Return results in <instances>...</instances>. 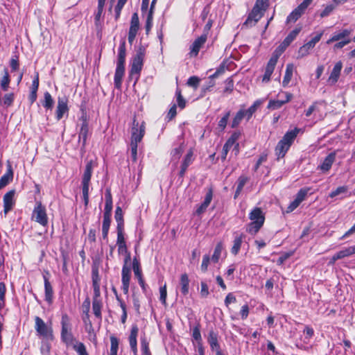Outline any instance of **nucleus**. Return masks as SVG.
<instances>
[{"instance_id": "obj_36", "label": "nucleus", "mask_w": 355, "mask_h": 355, "mask_svg": "<svg viewBox=\"0 0 355 355\" xmlns=\"http://www.w3.org/2000/svg\"><path fill=\"white\" fill-rule=\"evenodd\" d=\"M333 164V153H330L322 164L320 165V168L323 171H328Z\"/></svg>"}, {"instance_id": "obj_15", "label": "nucleus", "mask_w": 355, "mask_h": 355, "mask_svg": "<svg viewBox=\"0 0 355 355\" xmlns=\"http://www.w3.org/2000/svg\"><path fill=\"white\" fill-rule=\"evenodd\" d=\"M193 151L191 148L187 152V155L183 159L182 163L181 164V168L179 172V176L182 178H184L185 173L188 168V167L193 163Z\"/></svg>"}, {"instance_id": "obj_25", "label": "nucleus", "mask_w": 355, "mask_h": 355, "mask_svg": "<svg viewBox=\"0 0 355 355\" xmlns=\"http://www.w3.org/2000/svg\"><path fill=\"white\" fill-rule=\"evenodd\" d=\"M105 205L103 215L112 216V197L111 191L107 189L105 193Z\"/></svg>"}, {"instance_id": "obj_47", "label": "nucleus", "mask_w": 355, "mask_h": 355, "mask_svg": "<svg viewBox=\"0 0 355 355\" xmlns=\"http://www.w3.org/2000/svg\"><path fill=\"white\" fill-rule=\"evenodd\" d=\"M10 84V76L9 73L7 69H4L3 70V76L1 78V87L2 89H6L8 87Z\"/></svg>"}, {"instance_id": "obj_10", "label": "nucleus", "mask_w": 355, "mask_h": 355, "mask_svg": "<svg viewBox=\"0 0 355 355\" xmlns=\"http://www.w3.org/2000/svg\"><path fill=\"white\" fill-rule=\"evenodd\" d=\"M145 133V126L142 123L139 127V123H136V120H133V126L132 128V135H131V144H138L139 143Z\"/></svg>"}, {"instance_id": "obj_17", "label": "nucleus", "mask_w": 355, "mask_h": 355, "mask_svg": "<svg viewBox=\"0 0 355 355\" xmlns=\"http://www.w3.org/2000/svg\"><path fill=\"white\" fill-rule=\"evenodd\" d=\"M105 1L106 0H98L97 11L94 13V24L97 29H101L102 21L101 18L103 12Z\"/></svg>"}, {"instance_id": "obj_19", "label": "nucleus", "mask_w": 355, "mask_h": 355, "mask_svg": "<svg viewBox=\"0 0 355 355\" xmlns=\"http://www.w3.org/2000/svg\"><path fill=\"white\" fill-rule=\"evenodd\" d=\"M68 110L67 99L65 97L59 98L56 110L57 119L60 120L63 115L68 112Z\"/></svg>"}, {"instance_id": "obj_38", "label": "nucleus", "mask_w": 355, "mask_h": 355, "mask_svg": "<svg viewBox=\"0 0 355 355\" xmlns=\"http://www.w3.org/2000/svg\"><path fill=\"white\" fill-rule=\"evenodd\" d=\"M261 101H256L247 110H244L245 116L247 117V120H249L252 117V114L256 112L257 107L261 105Z\"/></svg>"}, {"instance_id": "obj_13", "label": "nucleus", "mask_w": 355, "mask_h": 355, "mask_svg": "<svg viewBox=\"0 0 355 355\" xmlns=\"http://www.w3.org/2000/svg\"><path fill=\"white\" fill-rule=\"evenodd\" d=\"M207 37L205 34H202L194 40L190 46L189 54L191 57H196L198 55L200 49L207 42Z\"/></svg>"}, {"instance_id": "obj_27", "label": "nucleus", "mask_w": 355, "mask_h": 355, "mask_svg": "<svg viewBox=\"0 0 355 355\" xmlns=\"http://www.w3.org/2000/svg\"><path fill=\"white\" fill-rule=\"evenodd\" d=\"M294 69H295V66L293 63H288L286 65L285 74H284V78L282 80V85L284 87L288 86V83H290V81L293 77Z\"/></svg>"}, {"instance_id": "obj_50", "label": "nucleus", "mask_w": 355, "mask_h": 355, "mask_svg": "<svg viewBox=\"0 0 355 355\" xmlns=\"http://www.w3.org/2000/svg\"><path fill=\"white\" fill-rule=\"evenodd\" d=\"M200 80V78L196 76H191L187 80V85L196 89L199 86Z\"/></svg>"}, {"instance_id": "obj_53", "label": "nucleus", "mask_w": 355, "mask_h": 355, "mask_svg": "<svg viewBox=\"0 0 355 355\" xmlns=\"http://www.w3.org/2000/svg\"><path fill=\"white\" fill-rule=\"evenodd\" d=\"M310 189L309 188H302L297 193L295 199L299 201L300 203L305 199L307 196Z\"/></svg>"}, {"instance_id": "obj_58", "label": "nucleus", "mask_w": 355, "mask_h": 355, "mask_svg": "<svg viewBox=\"0 0 355 355\" xmlns=\"http://www.w3.org/2000/svg\"><path fill=\"white\" fill-rule=\"evenodd\" d=\"M210 262V257L209 254H205L203 256L202 264L200 266V269L202 272H205L207 271L208 266Z\"/></svg>"}, {"instance_id": "obj_43", "label": "nucleus", "mask_w": 355, "mask_h": 355, "mask_svg": "<svg viewBox=\"0 0 355 355\" xmlns=\"http://www.w3.org/2000/svg\"><path fill=\"white\" fill-rule=\"evenodd\" d=\"M288 46H287L284 42H282L273 51L272 57L275 58L278 60L279 56L285 51Z\"/></svg>"}, {"instance_id": "obj_31", "label": "nucleus", "mask_w": 355, "mask_h": 355, "mask_svg": "<svg viewBox=\"0 0 355 355\" xmlns=\"http://www.w3.org/2000/svg\"><path fill=\"white\" fill-rule=\"evenodd\" d=\"M101 308H102V302L100 299H93L92 302V309L94 314L95 316L101 320L102 315H101Z\"/></svg>"}, {"instance_id": "obj_64", "label": "nucleus", "mask_w": 355, "mask_h": 355, "mask_svg": "<svg viewBox=\"0 0 355 355\" xmlns=\"http://www.w3.org/2000/svg\"><path fill=\"white\" fill-rule=\"evenodd\" d=\"M209 288L207 283L201 282L200 283V295L202 297H206L209 295Z\"/></svg>"}, {"instance_id": "obj_2", "label": "nucleus", "mask_w": 355, "mask_h": 355, "mask_svg": "<svg viewBox=\"0 0 355 355\" xmlns=\"http://www.w3.org/2000/svg\"><path fill=\"white\" fill-rule=\"evenodd\" d=\"M126 56V44L125 40L120 41L118 49L116 67L114 73V85L119 89L121 85L122 78L125 73V63Z\"/></svg>"}, {"instance_id": "obj_7", "label": "nucleus", "mask_w": 355, "mask_h": 355, "mask_svg": "<svg viewBox=\"0 0 355 355\" xmlns=\"http://www.w3.org/2000/svg\"><path fill=\"white\" fill-rule=\"evenodd\" d=\"M35 329L37 334L44 338L52 339L53 331L44 320L38 316L35 318Z\"/></svg>"}, {"instance_id": "obj_37", "label": "nucleus", "mask_w": 355, "mask_h": 355, "mask_svg": "<svg viewBox=\"0 0 355 355\" xmlns=\"http://www.w3.org/2000/svg\"><path fill=\"white\" fill-rule=\"evenodd\" d=\"M242 241H243V235H240V236H236L234 238V244L231 249V252L233 254L236 255L239 253L241 246Z\"/></svg>"}, {"instance_id": "obj_1", "label": "nucleus", "mask_w": 355, "mask_h": 355, "mask_svg": "<svg viewBox=\"0 0 355 355\" xmlns=\"http://www.w3.org/2000/svg\"><path fill=\"white\" fill-rule=\"evenodd\" d=\"M269 0H256L251 11L248 13L245 21L243 22V28H251L254 26L263 17L265 12L269 8Z\"/></svg>"}, {"instance_id": "obj_40", "label": "nucleus", "mask_w": 355, "mask_h": 355, "mask_svg": "<svg viewBox=\"0 0 355 355\" xmlns=\"http://www.w3.org/2000/svg\"><path fill=\"white\" fill-rule=\"evenodd\" d=\"M341 195L340 198H344L347 197H349L351 196V193L348 191L347 187H340L337 188L334 191V197Z\"/></svg>"}, {"instance_id": "obj_29", "label": "nucleus", "mask_w": 355, "mask_h": 355, "mask_svg": "<svg viewBox=\"0 0 355 355\" xmlns=\"http://www.w3.org/2000/svg\"><path fill=\"white\" fill-rule=\"evenodd\" d=\"M13 178V171L10 165L7 172L0 178V189L5 187Z\"/></svg>"}, {"instance_id": "obj_6", "label": "nucleus", "mask_w": 355, "mask_h": 355, "mask_svg": "<svg viewBox=\"0 0 355 355\" xmlns=\"http://www.w3.org/2000/svg\"><path fill=\"white\" fill-rule=\"evenodd\" d=\"M146 49L144 45H139L136 51V54L133 56L130 69L132 73H141L144 66V61L146 56Z\"/></svg>"}, {"instance_id": "obj_26", "label": "nucleus", "mask_w": 355, "mask_h": 355, "mask_svg": "<svg viewBox=\"0 0 355 355\" xmlns=\"http://www.w3.org/2000/svg\"><path fill=\"white\" fill-rule=\"evenodd\" d=\"M237 139V136L236 134H234L231 136L230 139L226 141L224 144L221 153V159L225 160L227 157V155L230 150V149L234 145L236 140Z\"/></svg>"}, {"instance_id": "obj_33", "label": "nucleus", "mask_w": 355, "mask_h": 355, "mask_svg": "<svg viewBox=\"0 0 355 355\" xmlns=\"http://www.w3.org/2000/svg\"><path fill=\"white\" fill-rule=\"evenodd\" d=\"M114 218L116 221V228H124V220L122 209L120 207H116L115 210Z\"/></svg>"}, {"instance_id": "obj_14", "label": "nucleus", "mask_w": 355, "mask_h": 355, "mask_svg": "<svg viewBox=\"0 0 355 355\" xmlns=\"http://www.w3.org/2000/svg\"><path fill=\"white\" fill-rule=\"evenodd\" d=\"M121 276L122 290L124 294L126 295L129 292V286L131 277V269L130 266H123Z\"/></svg>"}, {"instance_id": "obj_22", "label": "nucleus", "mask_w": 355, "mask_h": 355, "mask_svg": "<svg viewBox=\"0 0 355 355\" xmlns=\"http://www.w3.org/2000/svg\"><path fill=\"white\" fill-rule=\"evenodd\" d=\"M207 341L210 345L211 350L216 351V353L218 351H221L220 345L218 341V334L215 332L213 329L210 330L209 332Z\"/></svg>"}, {"instance_id": "obj_57", "label": "nucleus", "mask_w": 355, "mask_h": 355, "mask_svg": "<svg viewBox=\"0 0 355 355\" xmlns=\"http://www.w3.org/2000/svg\"><path fill=\"white\" fill-rule=\"evenodd\" d=\"M175 96L177 98L178 105L180 109H184L186 106V101L182 96L180 90L176 92Z\"/></svg>"}, {"instance_id": "obj_23", "label": "nucleus", "mask_w": 355, "mask_h": 355, "mask_svg": "<svg viewBox=\"0 0 355 355\" xmlns=\"http://www.w3.org/2000/svg\"><path fill=\"white\" fill-rule=\"evenodd\" d=\"M44 282V291H45V300L49 303L51 304L53 297V287L49 281V278L46 275H43Z\"/></svg>"}, {"instance_id": "obj_16", "label": "nucleus", "mask_w": 355, "mask_h": 355, "mask_svg": "<svg viewBox=\"0 0 355 355\" xmlns=\"http://www.w3.org/2000/svg\"><path fill=\"white\" fill-rule=\"evenodd\" d=\"M349 31L347 30H344L341 33L334 35V42L342 40V41L337 42L334 44V47L336 48H342L347 44L350 42V40L349 39Z\"/></svg>"}, {"instance_id": "obj_20", "label": "nucleus", "mask_w": 355, "mask_h": 355, "mask_svg": "<svg viewBox=\"0 0 355 355\" xmlns=\"http://www.w3.org/2000/svg\"><path fill=\"white\" fill-rule=\"evenodd\" d=\"M138 327L137 325H135L132 327L130 334L129 336V343L130 346L133 352L134 355H137V337L138 334Z\"/></svg>"}, {"instance_id": "obj_5", "label": "nucleus", "mask_w": 355, "mask_h": 355, "mask_svg": "<svg viewBox=\"0 0 355 355\" xmlns=\"http://www.w3.org/2000/svg\"><path fill=\"white\" fill-rule=\"evenodd\" d=\"M94 166L95 164L93 160L88 161L86 164L82 178L83 197L85 207H87L89 203V184Z\"/></svg>"}, {"instance_id": "obj_56", "label": "nucleus", "mask_w": 355, "mask_h": 355, "mask_svg": "<svg viewBox=\"0 0 355 355\" xmlns=\"http://www.w3.org/2000/svg\"><path fill=\"white\" fill-rule=\"evenodd\" d=\"M230 116V112H227L225 115L220 119V120L218 121V127L220 128L221 130H223L227 123V121L229 119V117Z\"/></svg>"}, {"instance_id": "obj_39", "label": "nucleus", "mask_w": 355, "mask_h": 355, "mask_svg": "<svg viewBox=\"0 0 355 355\" xmlns=\"http://www.w3.org/2000/svg\"><path fill=\"white\" fill-rule=\"evenodd\" d=\"M223 248V243L218 242L216 245L214 254L211 257V260L214 263H217L218 261V260L220 257V255H221V252H222Z\"/></svg>"}, {"instance_id": "obj_46", "label": "nucleus", "mask_w": 355, "mask_h": 355, "mask_svg": "<svg viewBox=\"0 0 355 355\" xmlns=\"http://www.w3.org/2000/svg\"><path fill=\"white\" fill-rule=\"evenodd\" d=\"M110 355H117V351L119 348V340L115 336L110 337Z\"/></svg>"}, {"instance_id": "obj_59", "label": "nucleus", "mask_w": 355, "mask_h": 355, "mask_svg": "<svg viewBox=\"0 0 355 355\" xmlns=\"http://www.w3.org/2000/svg\"><path fill=\"white\" fill-rule=\"evenodd\" d=\"M160 297L159 300L164 305L166 304V285L164 284L163 286H161L159 288Z\"/></svg>"}, {"instance_id": "obj_48", "label": "nucleus", "mask_w": 355, "mask_h": 355, "mask_svg": "<svg viewBox=\"0 0 355 355\" xmlns=\"http://www.w3.org/2000/svg\"><path fill=\"white\" fill-rule=\"evenodd\" d=\"M10 67L11 69V71H17L19 69V56L17 55H15L12 56L10 60Z\"/></svg>"}, {"instance_id": "obj_4", "label": "nucleus", "mask_w": 355, "mask_h": 355, "mask_svg": "<svg viewBox=\"0 0 355 355\" xmlns=\"http://www.w3.org/2000/svg\"><path fill=\"white\" fill-rule=\"evenodd\" d=\"M251 223L248 225L247 231L252 235L256 234L263 226L265 221L264 214L259 207H255L249 214Z\"/></svg>"}, {"instance_id": "obj_61", "label": "nucleus", "mask_w": 355, "mask_h": 355, "mask_svg": "<svg viewBox=\"0 0 355 355\" xmlns=\"http://www.w3.org/2000/svg\"><path fill=\"white\" fill-rule=\"evenodd\" d=\"M192 337L193 338L194 340L197 341V343L202 342V337L200 334L199 325L196 326L193 329Z\"/></svg>"}, {"instance_id": "obj_3", "label": "nucleus", "mask_w": 355, "mask_h": 355, "mask_svg": "<svg viewBox=\"0 0 355 355\" xmlns=\"http://www.w3.org/2000/svg\"><path fill=\"white\" fill-rule=\"evenodd\" d=\"M300 130V128H295L293 130L288 131L278 142L275 147V155L278 159L285 156Z\"/></svg>"}, {"instance_id": "obj_49", "label": "nucleus", "mask_w": 355, "mask_h": 355, "mask_svg": "<svg viewBox=\"0 0 355 355\" xmlns=\"http://www.w3.org/2000/svg\"><path fill=\"white\" fill-rule=\"evenodd\" d=\"M54 101L49 92L44 94V100L43 101V106L46 109H52Z\"/></svg>"}, {"instance_id": "obj_52", "label": "nucleus", "mask_w": 355, "mask_h": 355, "mask_svg": "<svg viewBox=\"0 0 355 355\" xmlns=\"http://www.w3.org/2000/svg\"><path fill=\"white\" fill-rule=\"evenodd\" d=\"M226 66L224 62L221 63L218 68L216 70V71L209 76V78L212 80L213 78H217L219 76L223 74L225 71Z\"/></svg>"}, {"instance_id": "obj_21", "label": "nucleus", "mask_w": 355, "mask_h": 355, "mask_svg": "<svg viewBox=\"0 0 355 355\" xmlns=\"http://www.w3.org/2000/svg\"><path fill=\"white\" fill-rule=\"evenodd\" d=\"M277 60L275 59L273 57H270V60H268L266 69L264 75L263 77V80L268 81L270 79L271 75L272 74L274 69L275 68V66L277 62Z\"/></svg>"}, {"instance_id": "obj_34", "label": "nucleus", "mask_w": 355, "mask_h": 355, "mask_svg": "<svg viewBox=\"0 0 355 355\" xmlns=\"http://www.w3.org/2000/svg\"><path fill=\"white\" fill-rule=\"evenodd\" d=\"M132 269L135 276L137 279L143 278L141 265L139 260L135 257L132 261Z\"/></svg>"}, {"instance_id": "obj_42", "label": "nucleus", "mask_w": 355, "mask_h": 355, "mask_svg": "<svg viewBox=\"0 0 355 355\" xmlns=\"http://www.w3.org/2000/svg\"><path fill=\"white\" fill-rule=\"evenodd\" d=\"M288 46H287L284 42H282L273 51L272 57L275 58L278 60L279 56L285 51Z\"/></svg>"}, {"instance_id": "obj_51", "label": "nucleus", "mask_w": 355, "mask_h": 355, "mask_svg": "<svg viewBox=\"0 0 355 355\" xmlns=\"http://www.w3.org/2000/svg\"><path fill=\"white\" fill-rule=\"evenodd\" d=\"M153 15H151V13H148L147 17H146V24H145V31H146V35L149 34V33L153 27Z\"/></svg>"}, {"instance_id": "obj_12", "label": "nucleus", "mask_w": 355, "mask_h": 355, "mask_svg": "<svg viewBox=\"0 0 355 355\" xmlns=\"http://www.w3.org/2000/svg\"><path fill=\"white\" fill-rule=\"evenodd\" d=\"M281 96H285V99H276L271 100L269 101L268 107L272 110H277L281 107L284 104L288 102L291 98L292 94L288 92H285L284 91H281L277 94V98H280Z\"/></svg>"}, {"instance_id": "obj_28", "label": "nucleus", "mask_w": 355, "mask_h": 355, "mask_svg": "<svg viewBox=\"0 0 355 355\" xmlns=\"http://www.w3.org/2000/svg\"><path fill=\"white\" fill-rule=\"evenodd\" d=\"M89 134V126L87 122L85 120L80 128V130L78 135L79 141H82L83 146L86 145L87 136Z\"/></svg>"}, {"instance_id": "obj_41", "label": "nucleus", "mask_w": 355, "mask_h": 355, "mask_svg": "<svg viewBox=\"0 0 355 355\" xmlns=\"http://www.w3.org/2000/svg\"><path fill=\"white\" fill-rule=\"evenodd\" d=\"M89 309V302H87V308L85 315L83 318V322L85 325V329L87 331L90 332L92 330H93V327L92 322L89 319V315L88 313Z\"/></svg>"}, {"instance_id": "obj_35", "label": "nucleus", "mask_w": 355, "mask_h": 355, "mask_svg": "<svg viewBox=\"0 0 355 355\" xmlns=\"http://www.w3.org/2000/svg\"><path fill=\"white\" fill-rule=\"evenodd\" d=\"M248 181V178L245 176H240L237 180L236 190L234 194V198L236 199L240 195L243 187Z\"/></svg>"}, {"instance_id": "obj_44", "label": "nucleus", "mask_w": 355, "mask_h": 355, "mask_svg": "<svg viewBox=\"0 0 355 355\" xmlns=\"http://www.w3.org/2000/svg\"><path fill=\"white\" fill-rule=\"evenodd\" d=\"M288 46H287L284 42H282L273 51L272 57L275 58L278 60L279 56L285 51Z\"/></svg>"}, {"instance_id": "obj_60", "label": "nucleus", "mask_w": 355, "mask_h": 355, "mask_svg": "<svg viewBox=\"0 0 355 355\" xmlns=\"http://www.w3.org/2000/svg\"><path fill=\"white\" fill-rule=\"evenodd\" d=\"M213 24H214V19L209 18L203 28L202 34H205V36L208 37L209 32L211 31V28L213 26Z\"/></svg>"}, {"instance_id": "obj_11", "label": "nucleus", "mask_w": 355, "mask_h": 355, "mask_svg": "<svg viewBox=\"0 0 355 355\" xmlns=\"http://www.w3.org/2000/svg\"><path fill=\"white\" fill-rule=\"evenodd\" d=\"M323 35V32L317 33L310 41L302 46L298 51V55L300 57L306 56L309 54V50L313 49L316 43H318Z\"/></svg>"}, {"instance_id": "obj_32", "label": "nucleus", "mask_w": 355, "mask_h": 355, "mask_svg": "<svg viewBox=\"0 0 355 355\" xmlns=\"http://www.w3.org/2000/svg\"><path fill=\"white\" fill-rule=\"evenodd\" d=\"M139 29V19L137 12L132 15L129 31L137 33Z\"/></svg>"}, {"instance_id": "obj_30", "label": "nucleus", "mask_w": 355, "mask_h": 355, "mask_svg": "<svg viewBox=\"0 0 355 355\" xmlns=\"http://www.w3.org/2000/svg\"><path fill=\"white\" fill-rule=\"evenodd\" d=\"M180 290L181 293L184 295H187L189 293V279L187 274H182L180 277Z\"/></svg>"}, {"instance_id": "obj_63", "label": "nucleus", "mask_w": 355, "mask_h": 355, "mask_svg": "<svg viewBox=\"0 0 355 355\" xmlns=\"http://www.w3.org/2000/svg\"><path fill=\"white\" fill-rule=\"evenodd\" d=\"M236 302V297L233 295L232 293H230L227 295V296L225 297V301H224V303H225V305L228 307L230 306V304L232 303H235Z\"/></svg>"}, {"instance_id": "obj_62", "label": "nucleus", "mask_w": 355, "mask_h": 355, "mask_svg": "<svg viewBox=\"0 0 355 355\" xmlns=\"http://www.w3.org/2000/svg\"><path fill=\"white\" fill-rule=\"evenodd\" d=\"M210 11H211V6L209 4L206 5L203 8V9L200 13V18H201L202 21H205L206 20L208 15L210 14Z\"/></svg>"}, {"instance_id": "obj_18", "label": "nucleus", "mask_w": 355, "mask_h": 355, "mask_svg": "<svg viewBox=\"0 0 355 355\" xmlns=\"http://www.w3.org/2000/svg\"><path fill=\"white\" fill-rule=\"evenodd\" d=\"M15 193V190H10L3 196V211L6 214L12 209L15 203L13 200Z\"/></svg>"}, {"instance_id": "obj_54", "label": "nucleus", "mask_w": 355, "mask_h": 355, "mask_svg": "<svg viewBox=\"0 0 355 355\" xmlns=\"http://www.w3.org/2000/svg\"><path fill=\"white\" fill-rule=\"evenodd\" d=\"M117 239L116 245L126 244L124 236V228H116Z\"/></svg>"}, {"instance_id": "obj_55", "label": "nucleus", "mask_w": 355, "mask_h": 355, "mask_svg": "<svg viewBox=\"0 0 355 355\" xmlns=\"http://www.w3.org/2000/svg\"><path fill=\"white\" fill-rule=\"evenodd\" d=\"M73 349L78 355H88L85 346L83 343H78L73 346Z\"/></svg>"}, {"instance_id": "obj_9", "label": "nucleus", "mask_w": 355, "mask_h": 355, "mask_svg": "<svg viewBox=\"0 0 355 355\" xmlns=\"http://www.w3.org/2000/svg\"><path fill=\"white\" fill-rule=\"evenodd\" d=\"M32 218L42 226H46L48 224L46 208L40 202L36 203L33 211Z\"/></svg>"}, {"instance_id": "obj_8", "label": "nucleus", "mask_w": 355, "mask_h": 355, "mask_svg": "<svg viewBox=\"0 0 355 355\" xmlns=\"http://www.w3.org/2000/svg\"><path fill=\"white\" fill-rule=\"evenodd\" d=\"M313 0H304L297 8H295L287 17L286 23L295 22L304 14Z\"/></svg>"}, {"instance_id": "obj_45", "label": "nucleus", "mask_w": 355, "mask_h": 355, "mask_svg": "<svg viewBox=\"0 0 355 355\" xmlns=\"http://www.w3.org/2000/svg\"><path fill=\"white\" fill-rule=\"evenodd\" d=\"M244 117H245L244 110H239L236 113V116H234V118L232 120V128H236Z\"/></svg>"}, {"instance_id": "obj_24", "label": "nucleus", "mask_w": 355, "mask_h": 355, "mask_svg": "<svg viewBox=\"0 0 355 355\" xmlns=\"http://www.w3.org/2000/svg\"><path fill=\"white\" fill-rule=\"evenodd\" d=\"M67 321H68V316L64 314L62 317V331H61V336L63 340L65 342L69 341L72 338V335L71 333L68 331V327H67Z\"/></svg>"}]
</instances>
